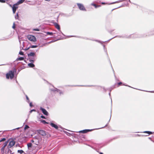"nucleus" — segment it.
I'll list each match as a JSON object with an SVG mask.
<instances>
[{
	"mask_svg": "<svg viewBox=\"0 0 154 154\" xmlns=\"http://www.w3.org/2000/svg\"><path fill=\"white\" fill-rule=\"evenodd\" d=\"M109 95H110V93H109Z\"/></svg>",
	"mask_w": 154,
	"mask_h": 154,
	"instance_id": "49530a36",
	"label": "nucleus"
},
{
	"mask_svg": "<svg viewBox=\"0 0 154 154\" xmlns=\"http://www.w3.org/2000/svg\"><path fill=\"white\" fill-rule=\"evenodd\" d=\"M29 61L31 63H33L36 59V57L35 53L31 52L28 54Z\"/></svg>",
	"mask_w": 154,
	"mask_h": 154,
	"instance_id": "f257e3e1",
	"label": "nucleus"
},
{
	"mask_svg": "<svg viewBox=\"0 0 154 154\" xmlns=\"http://www.w3.org/2000/svg\"><path fill=\"white\" fill-rule=\"evenodd\" d=\"M92 130V129H86L81 131H79V132H82L83 133H86L88 131H91Z\"/></svg>",
	"mask_w": 154,
	"mask_h": 154,
	"instance_id": "1a4fd4ad",
	"label": "nucleus"
},
{
	"mask_svg": "<svg viewBox=\"0 0 154 154\" xmlns=\"http://www.w3.org/2000/svg\"><path fill=\"white\" fill-rule=\"evenodd\" d=\"M28 65L30 67H33L35 66L32 63H29L28 64Z\"/></svg>",
	"mask_w": 154,
	"mask_h": 154,
	"instance_id": "ddd939ff",
	"label": "nucleus"
},
{
	"mask_svg": "<svg viewBox=\"0 0 154 154\" xmlns=\"http://www.w3.org/2000/svg\"><path fill=\"white\" fill-rule=\"evenodd\" d=\"M99 6H99V5H98V6H97L96 5V6H94L96 8H97V7H99Z\"/></svg>",
	"mask_w": 154,
	"mask_h": 154,
	"instance_id": "f704fd0d",
	"label": "nucleus"
},
{
	"mask_svg": "<svg viewBox=\"0 0 154 154\" xmlns=\"http://www.w3.org/2000/svg\"><path fill=\"white\" fill-rule=\"evenodd\" d=\"M26 98L27 100H29V98H28V97L26 96Z\"/></svg>",
	"mask_w": 154,
	"mask_h": 154,
	"instance_id": "c9c22d12",
	"label": "nucleus"
},
{
	"mask_svg": "<svg viewBox=\"0 0 154 154\" xmlns=\"http://www.w3.org/2000/svg\"><path fill=\"white\" fill-rule=\"evenodd\" d=\"M124 1V0H120L118 1H117L116 2H113L112 3H111V4H114L116 3H119L120 2H122L123 1Z\"/></svg>",
	"mask_w": 154,
	"mask_h": 154,
	"instance_id": "4468645a",
	"label": "nucleus"
},
{
	"mask_svg": "<svg viewBox=\"0 0 154 154\" xmlns=\"http://www.w3.org/2000/svg\"><path fill=\"white\" fill-rule=\"evenodd\" d=\"M41 117L43 119H45V116H41Z\"/></svg>",
	"mask_w": 154,
	"mask_h": 154,
	"instance_id": "473e14b6",
	"label": "nucleus"
},
{
	"mask_svg": "<svg viewBox=\"0 0 154 154\" xmlns=\"http://www.w3.org/2000/svg\"><path fill=\"white\" fill-rule=\"evenodd\" d=\"M100 154H103V153L102 152H100Z\"/></svg>",
	"mask_w": 154,
	"mask_h": 154,
	"instance_id": "79ce46f5",
	"label": "nucleus"
},
{
	"mask_svg": "<svg viewBox=\"0 0 154 154\" xmlns=\"http://www.w3.org/2000/svg\"><path fill=\"white\" fill-rule=\"evenodd\" d=\"M32 144L31 143H29L27 144V146L28 148L31 147L32 146Z\"/></svg>",
	"mask_w": 154,
	"mask_h": 154,
	"instance_id": "6ab92c4d",
	"label": "nucleus"
},
{
	"mask_svg": "<svg viewBox=\"0 0 154 154\" xmlns=\"http://www.w3.org/2000/svg\"><path fill=\"white\" fill-rule=\"evenodd\" d=\"M54 42V41H51V42H49V43H51V42Z\"/></svg>",
	"mask_w": 154,
	"mask_h": 154,
	"instance_id": "4c0bfd02",
	"label": "nucleus"
},
{
	"mask_svg": "<svg viewBox=\"0 0 154 154\" xmlns=\"http://www.w3.org/2000/svg\"><path fill=\"white\" fill-rule=\"evenodd\" d=\"M35 111V109H32V110H31L30 111V113H31L33 111Z\"/></svg>",
	"mask_w": 154,
	"mask_h": 154,
	"instance_id": "cd10ccee",
	"label": "nucleus"
},
{
	"mask_svg": "<svg viewBox=\"0 0 154 154\" xmlns=\"http://www.w3.org/2000/svg\"><path fill=\"white\" fill-rule=\"evenodd\" d=\"M91 5H92L94 6H96V5L95 4H93V3H92V4H91Z\"/></svg>",
	"mask_w": 154,
	"mask_h": 154,
	"instance_id": "2f4dec72",
	"label": "nucleus"
},
{
	"mask_svg": "<svg viewBox=\"0 0 154 154\" xmlns=\"http://www.w3.org/2000/svg\"><path fill=\"white\" fill-rule=\"evenodd\" d=\"M19 54L21 55H23V53L22 51H20L19 52Z\"/></svg>",
	"mask_w": 154,
	"mask_h": 154,
	"instance_id": "393cba45",
	"label": "nucleus"
},
{
	"mask_svg": "<svg viewBox=\"0 0 154 154\" xmlns=\"http://www.w3.org/2000/svg\"><path fill=\"white\" fill-rule=\"evenodd\" d=\"M45 0L46 1H50V0Z\"/></svg>",
	"mask_w": 154,
	"mask_h": 154,
	"instance_id": "ea45409f",
	"label": "nucleus"
},
{
	"mask_svg": "<svg viewBox=\"0 0 154 154\" xmlns=\"http://www.w3.org/2000/svg\"><path fill=\"white\" fill-rule=\"evenodd\" d=\"M77 5L79 9L80 10L82 11H86V9H85L84 7L82 4L78 3Z\"/></svg>",
	"mask_w": 154,
	"mask_h": 154,
	"instance_id": "20e7f679",
	"label": "nucleus"
},
{
	"mask_svg": "<svg viewBox=\"0 0 154 154\" xmlns=\"http://www.w3.org/2000/svg\"><path fill=\"white\" fill-rule=\"evenodd\" d=\"M144 133H147L149 134H152V132L149 131H145L143 132Z\"/></svg>",
	"mask_w": 154,
	"mask_h": 154,
	"instance_id": "f3484780",
	"label": "nucleus"
},
{
	"mask_svg": "<svg viewBox=\"0 0 154 154\" xmlns=\"http://www.w3.org/2000/svg\"><path fill=\"white\" fill-rule=\"evenodd\" d=\"M54 24L56 28L57 29L59 30H60V28L59 25H58V24L56 23H54Z\"/></svg>",
	"mask_w": 154,
	"mask_h": 154,
	"instance_id": "9b49d317",
	"label": "nucleus"
},
{
	"mask_svg": "<svg viewBox=\"0 0 154 154\" xmlns=\"http://www.w3.org/2000/svg\"><path fill=\"white\" fill-rule=\"evenodd\" d=\"M19 128H17V129H18Z\"/></svg>",
	"mask_w": 154,
	"mask_h": 154,
	"instance_id": "a18cd8bd",
	"label": "nucleus"
},
{
	"mask_svg": "<svg viewBox=\"0 0 154 154\" xmlns=\"http://www.w3.org/2000/svg\"><path fill=\"white\" fill-rule=\"evenodd\" d=\"M149 92H151L154 93V91H149Z\"/></svg>",
	"mask_w": 154,
	"mask_h": 154,
	"instance_id": "58836bf2",
	"label": "nucleus"
},
{
	"mask_svg": "<svg viewBox=\"0 0 154 154\" xmlns=\"http://www.w3.org/2000/svg\"><path fill=\"white\" fill-rule=\"evenodd\" d=\"M15 18L16 19H17L18 18V13H17L16 14V15L15 16Z\"/></svg>",
	"mask_w": 154,
	"mask_h": 154,
	"instance_id": "b1692460",
	"label": "nucleus"
},
{
	"mask_svg": "<svg viewBox=\"0 0 154 154\" xmlns=\"http://www.w3.org/2000/svg\"><path fill=\"white\" fill-rule=\"evenodd\" d=\"M5 2V0H0V2L2 3H4Z\"/></svg>",
	"mask_w": 154,
	"mask_h": 154,
	"instance_id": "bb28decb",
	"label": "nucleus"
},
{
	"mask_svg": "<svg viewBox=\"0 0 154 154\" xmlns=\"http://www.w3.org/2000/svg\"><path fill=\"white\" fill-rule=\"evenodd\" d=\"M18 5L17 3L16 4H14L13 5L12 7V10L13 13L14 14L15 13L17 9L18 8L17 6Z\"/></svg>",
	"mask_w": 154,
	"mask_h": 154,
	"instance_id": "423d86ee",
	"label": "nucleus"
},
{
	"mask_svg": "<svg viewBox=\"0 0 154 154\" xmlns=\"http://www.w3.org/2000/svg\"><path fill=\"white\" fill-rule=\"evenodd\" d=\"M5 147L3 146L1 149V152L2 154H3L4 152V149Z\"/></svg>",
	"mask_w": 154,
	"mask_h": 154,
	"instance_id": "2eb2a0df",
	"label": "nucleus"
},
{
	"mask_svg": "<svg viewBox=\"0 0 154 154\" xmlns=\"http://www.w3.org/2000/svg\"><path fill=\"white\" fill-rule=\"evenodd\" d=\"M16 70L15 69H14V71H10L9 72L6 74V78L7 79H8L10 78L11 79H12L14 77V72H16Z\"/></svg>",
	"mask_w": 154,
	"mask_h": 154,
	"instance_id": "f03ea898",
	"label": "nucleus"
},
{
	"mask_svg": "<svg viewBox=\"0 0 154 154\" xmlns=\"http://www.w3.org/2000/svg\"><path fill=\"white\" fill-rule=\"evenodd\" d=\"M53 127H54L56 128V129H57L58 128V127H59L60 126H58L56 125H55V124L53 123H51L50 124Z\"/></svg>",
	"mask_w": 154,
	"mask_h": 154,
	"instance_id": "9d476101",
	"label": "nucleus"
},
{
	"mask_svg": "<svg viewBox=\"0 0 154 154\" xmlns=\"http://www.w3.org/2000/svg\"><path fill=\"white\" fill-rule=\"evenodd\" d=\"M42 122L44 124H46V123H47V122H46L45 121V120H42Z\"/></svg>",
	"mask_w": 154,
	"mask_h": 154,
	"instance_id": "c85d7f7f",
	"label": "nucleus"
},
{
	"mask_svg": "<svg viewBox=\"0 0 154 154\" xmlns=\"http://www.w3.org/2000/svg\"><path fill=\"white\" fill-rule=\"evenodd\" d=\"M24 60V58L23 57H20L17 59V60Z\"/></svg>",
	"mask_w": 154,
	"mask_h": 154,
	"instance_id": "dca6fc26",
	"label": "nucleus"
},
{
	"mask_svg": "<svg viewBox=\"0 0 154 154\" xmlns=\"http://www.w3.org/2000/svg\"><path fill=\"white\" fill-rule=\"evenodd\" d=\"M46 33L47 35H53V33L52 32H46Z\"/></svg>",
	"mask_w": 154,
	"mask_h": 154,
	"instance_id": "aec40b11",
	"label": "nucleus"
},
{
	"mask_svg": "<svg viewBox=\"0 0 154 154\" xmlns=\"http://www.w3.org/2000/svg\"><path fill=\"white\" fill-rule=\"evenodd\" d=\"M38 133L40 135L44 136L46 135V132L42 130H40L38 131Z\"/></svg>",
	"mask_w": 154,
	"mask_h": 154,
	"instance_id": "6e6552de",
	"label": "nucleus"
},
{
	"mask_svg": "<svg viewBox=\"0 0 154 154\" xmlns=\"http://www.w3.org/2000/svg\"><path fill=\"white\" fill-rule=\"evenodd\" d=\"M38 46L37 45H32L30 47V48H36Z\"/></svg>",
	"mask_w": 154,
	"mask_h": 154,
	"instance_id": "412c9836",
	"label": "nucleus"
},
{
	"mask_svg": "<svg viewBox=\"0 0 154 154\" xmlns=\"http://www.w3.org/2000/svg\"><path fill=\"white\" fill-rule=\"evenodd\" d=\"M29 128V127L27 125H26L24 127V130H25Z\"/></svg>",
	"mask_w": 154,
	"mask_h": 154,
	"instance_id": "4be33fe9",
	"label": "nucleus"
},
{
	"mask_svg": "<svg viewBox=\"0 0 154 154\" xmlns=\"http://www.w3.org/2000/svg\"><path fill=\"white\" fill-rule=\"evenodd\" d=\"M8 143V141H6L3 144V146H4L5 147L7 146Z\"/></svg>",
	"mask_w": 154,
	"mask_h": 154,
	"instance_id": "a211bd4d",
	"label": "nucleus"
},
{
	"mask_svg": "<svg viewBox=\"0 0 154 154\" xmlns=\"http://www.w3.org/2000/svg\"><path fill=\"white\" fill-rule=\"evenodd\" d=\"M34 138H35V139H36V137H34Z\"/></svg>",
	"mask_w": 154,
	"mask_h": 154,
	"instance_id": "c03bdc74",
	"label": "nucleus"
},
{
	"mask_svg": "<svg viewBox=\"0 0 154 154\" xmlns=\"http://www.w3.org/2000/svg\"><path fill=\"white\" fill-rule=\"evenodd\" d=\"M27 38L29 40L35 42L36 41V39L35 37L33 35H29L27 36Z\"/></svg>",
	"mask_w": 154,
	"mask_h": 154,
	"instance_id": "7ed1b4c3",
	"label": "nucleus"
},
{
	"mask_svg": "<svg viewBox=\"0 0 154 154\" xmlns=\"http://www.w3.org/2000/svg\"><path fill=\"white\" fill-rule=\"evenodd\" d=\"M40 109L42 111L43 113L45 115L47 116L48 115V113L47 111L44 108L42 107L40 108Z\"/></svg>",
	"mask_w": 154,
	"mask_h": 154,
	"instance_id": "0eeeda50",
	"label": "nucleus"
},
{
	"mask_svg": "<svg viewBox=\"0 0 154 154\" xmlns=\"http://www.w3.org/2000/svg\"><path fill=\"white\" fill-rule=\"evenodd\" d=\"M29 106L31 107L32 106V103H29Z\"/></svg>",
	"mask_w": 154,
	"mask_h": 154,
	"instance_id": "7c9ffc66",
	"label": "nucleus"
},
{
	"mask_svg": "<svg viewBox=\"0 0 154 154\" xmlns=\"http://www.w3.org/2000/svg\"><path fill=\"white\" fill-rule=\"evenodd\" d=\"M15 27V23H13V26H12V28H13V29H14Z\"/></svg>",
	"mask_w": 154,
	"mask_h": 154,
	"instance_id": "c756f323",
	"label": "nucleus"
},
{
	"mask_svg": "<svg viewBox=\"0 0 154 154\" xmlns=\"http://www.w3.org/2000/svg\"><path fill=\"white\" fill-rule=\"evenodd\" d=\"M104 3H103V2H102V4H104Z\"/></svg>",
	"mask_w": 154,
	"mask_h": 154,
	"instance_id": "37998d69",
	"label": "nucleus"
},
{
	"mask_svg": "<svg viewBox=\"0 0 154 154\" xmlns=\"http://www.w3.org/2000/svg\"><path fill=\"white\" fill-rule=\"evenodd\" d=\"M18 153H19L21 154L23 152V151L21 150H18Z\"/></svg>",
	"mask_w": 154,
	"mask_h": 154,
	"instance_id": "5701e85b",
	"label": "nucleus"
},
{
	"mask_svg": "<svg viewBox=\"0 0 154 154\" xmlns=\"http://www.w3.org/2000/svg\"><path fill=\"white\" fill-rule=\"evenodd\" d=\"M31 142H34V140H31Z\"/></svg>",
	"mask_w": 154,
	"mask_h": 154,
	"instance_id": "a19ab883",
	"label": "nucleus"
},
{
	"mask_svg": "<svg viewBox=\"0 0 154 154\" xmlns=\"http://www.w3.org/2000/svg\"><path fill=\"white\" fill-rule=\"evenodd\" d=\"M25 0H19L17 2V5H19L22 3Z\"/></svg>",
	"mask_w": 154,
	"mask_h": 154,
	"instance_id": "f8f14e48",
	"label": "nucleus"
},
{
	"mask_svg": "<svg viewBox=\"0 0 154 154\" xmlns=\"http://www.w3.org/2000/svg\"><path fill=\"white\" fill-rule=\"evenodd\" d=\"M6 140L5 138H3L1 140H0V142L4 141Z\"/></svg>",
	"mask_w": 154,
	"mask_h": 154,
	"instance_id": "a878e982",
	"label": "nucleus"
},
{
	"mask_svg": "<svg viewBox=\"0 0 154 154\" xmlns=\"http://www.w3.org/2000/svg\"><path fill=\"white\" fill-rule=\"evenodd\" d=\"M34 30L35 31H39V30L38 29H34Z\"/></svg>",
	"mask_w": 154,
	"mask_h": 154,
	"instance_id": "72a5a7b5",
	"label": "nucleus"
},
{
	"mask_svg": "<svg viewBox=\"0 0 154 154\" xmlns=\"http://www.w3.org/2000/svg\"><path fill=\"white\" fill-rule=\"evenodd\" d=\"M121 84H122V82H120L118 83L119 85H120Z\"/></svg>",
	"mask_w": 154,
	"mask_h": 154,
	"instance_id": "e433bc0d",
	"label": "nucleus"
},
{
	"mask_svg": "<svg viewBox=\"0 0 154 154\" xmlns=\"http://www.w3.org/2000/svg\"><path fill=\"white\" fill-rule=\"evenodd\" d=\"M15 143V142L14 140H10L8 146L10 148H11L14 145Z\"/></svg>",
	"mask_w": 154,
	"mask_h": 154,
	"instance_id": "39448f33",
	"label": "nucleus"
}]
</instances>
